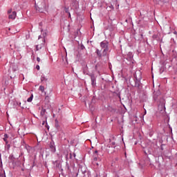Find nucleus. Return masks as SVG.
<instances>
[{"label": "nucleus", "instance_id": "1", "mask_svg": "<svg viewBox=\"0 0 177 177\" xmlns=\"http://www.w3.org/2000/svg\"><path fill=\"white\" fill-rule=\"evenodd\" d=\"M109 48L103 49L102 53H101V50L99 49H97V55L100 57H106L108 55Z\"/></svg>", "mask_w": 177, "mask_h": 177}, {"label": "nucleus", "instance_id": "2", "mask_svg": "<svg viewBox=\"0 0 177 177\" xmlns=\"http://www.w3.org/2000/svg\"><path fill=\"white\" fill-rule=\"evenodd\" d=\"M158 112L157 113V116H164L165 115V107L160 105L158 106Z\"/></svg>", "mask_w": 177, "mask_h": 177}, {"label": "nucleus", "instance_id": "3", "mask_svg": "<svg viewBox=\"0 0 177 177\" xmlns=\"http://www.w3.org/2000/svg\"><path fill=\"white\" fill-rule=\"evenodd\" d=\"M101 48H102L103 50L109 49L108 42H106V41H102L101 42Z\"/></svg>", "mask_w": 177, "mask_h": 177}, {"label": "nucleus", "instance_id": "4", "mask_svg": "<svg viewBox=\"0 0 177 177\" xmlns=\"http://www.w3.org/2000/svg\"><path fill=\"white\" fill-rule=\"evenodd\" d=\"M8 139L12 140V138H10V136L8 134H4L3 140L6 142V145H8L9 143Z\"/></svg>", "mask_w": 177, "mask_h": 177}, {"label": "nucleus", "instance_id": "5", "mask_svg": "<svg viewBox=\"0 0 177 177\" xmlns=\"http://www.w3.org/2000/svg\"><path fill=\"white\" fill-rule=\"evenodd\" d=\"M17 17V12L14 11L12 12L9 16L8 19H15Z\"/></svg>", "mask_w": 177, "mask_h": 177}, {"label": "nucleus", "instance_id": "6", "mask_svg": "<svg viewBox=\"0 0 177 177\" xmlns=\"http://www.w3.org/2000/svg\"><path fill=\"white\" fill-rule=\"evenodd\" d=\"M96 83H95V76H91V85H93V86H95Z\"/></svg>", "mask_w": 177, "mask_h": 177}, {"label": "nucleus", "instance_id": "7", "mask_svg": "<svg viewBox=\"0 0 177 177\" xmlns=\"http://www.w3.org/2000/svg\"><path fill=\"white\" fill-rule=\"evenodd\" d=\"M42 47H43V44H37V45L36 46V50H39L41 49Z\"/></svg>", "mask_w": 177, "mask_h": 177}, {"label": "nucleus", "instance_id": "8", "mask_svg": "<svg viewBox=\"0 0 177 177\" xmlns=\"http://www.w3.org/2000/svg\"><path fill=\"white\" fill-rule=\"evenodd\" d=\"M33 98H34V95H31V96L29 98H28L27 102H32Z\"/></svg>", "mask_w": 177, "mask_h": 177}, {"label": "nucleus", "instance_id": "9", "mask_svg": "<svg viewBox=\"0 0 177 177\" xmlns=\"http://www.w3.org/2000/svg\"><path fill=\"white\" fill-rule=\"evenodd\" d=\"M39 90L41 91V93H44V87L43 86H40L39 88Z\"/></svg>", "mask_w": 177, "mask_h": 177}, {"label": "nucleus", "instance_id": "10", "mask_svg": "<svg viewBox=\"0 0 177 177\" xmlns=\"http://www.w3.org/2000/svg\"><path fill=\"white\" fill-rule=\"evenodd\" d=\"M97 153H98V151H97V150H95V151H94V156H95V158H94V160H97V158L96 155H95V154H97Z\"/></svg>", "mask_w": 177, "mask_h": 177}, {"label": "nucleus", "instance_id": "11", "mask_svg": "<svg viewBox=\"0 0 177 177\" xmlns=\"http://www.w3.org/2000/svg\"><path fill=\"white\" fill-rule=\"evenodd\" d=\"M50 149L52 150V151L54 153L55 151V148L53 145H50Z\"/></svg>", "mask_w": 177, "mask_h": 177}, {"label": "nucleus", "instance_id": "12", "mask_svg": "<svg viewBox=\"0 0 177 177\" xmlns=\"http://www.w3.org/2000/svg\"><path fill=\"white\" fill-rule=\"evenodd\" d=\"M47 80L44 77H41V81L44 82V81H46Z\"/></svg>", "mask_w": 177, "mask_h": 177}, {"label": "nucleus", "instance_id": "13", "mask_svg": "<svg viewBox=\"0 0 177 177\" xmlns=\"http://www.w3.org/2000/svg\"><path fill=\"white\" fill-rule=\"evenodd\" d=\"M134 77L136 78V80L139 82V80H140V78H138L137 75H134Z\"/></svg>", "mask_w": 177, "mask_h": 177}, {"label": "nucleus", "instance_id": "14", "mask_svg": "<svg viewBox=\"0 0 177 177\" xmlns=\"http://www.w3.org/2000/svg\"><path fill=\"white\" fill-rule=\"evenodd\" d=\"M12 10L10 9V10H8V14L10 15V14L12 13Z\"/></svg>", "mask_w": 177, "mask_h": 177}, {"label": "nucleus", "instance_id": "15", "mask_svg": "<svg viewBox=\"0 0 177 177\" xmlns=\"http://www.w3.org/2000/svg\"><path fill=\"white\" fill-rule=\"evenodd\" d=\"M45 113V110L41 111V115L43 116Z\"/></svg>", "mask_w": 177, "mask_h": 177}, {"label": "nucleus", "instance_id": "16", "mask_svg": "<svg viewBox=\"0 0 177 177\" xmlns=\"http://www.w3.org/2000/svg\"><path fill=\"white\" fill-rule=\"evenodd\" d=\"M37 61L38 62H39L41 61L40 57H37Z\"/></svg>", "mask_w": 177, "mask_h": 177}, {"label": "nucleus", "instance_id": "17", "mask_svg": "<svg viewBox=\"0 0 177 177\" xmlns=\"http://www.w3.org/2000/svg\"><path fill=\"white\" fill-rule=\"evenodd\" d=\"M36 68L39 71V65H37Z\"/></svg>", "mask_w": 177, "mask_h": 177}, {"label": "nucleus", "instance_id": "18", "mask_svg": "<svg viewBox=\"0 0 177 177\" xmlns=\"http://www.w3.org/2000/svg\"><path fill=\"white\" fill-rule=\"evenodd\" d=\"M174 35H177V32H176V31H174Z\"/></svg>", "mask_w": 177, "mask_h": 177}, {"label": "nucleus", "instance_id": "19", "mask_svg": "<svg viewBox=\"0 0 177 177\" xmlns=\"http://www.w3.org/2000/svg\"><path fill=\"white\" fill-rule=\"evenodd\" d=\"M70 158L72 159V154L70 153Z\"/></svg>", "mask_w": 177, "mask_h": 177}, {"label": "nucleus", "instance_id": "20", "mask_svg": "<svg viewBox=\"0 0 177 177\" xmlns=\"http://www.w3.org/2000/svg\"><path fill=\"white\" fill-rule=\"evenodd\" d=\"M74 157L75 158V154L74 153Z\"/></svg>", "mask_w": 177, "mask_h": 177}, {"label": "nucleus", "instance_id": "21", "mask_svg": "<svg viewBox=\"0 0 177 177\" xmlns=\"http://www.w3.org/2000/svg\"><path fill=\"white\" fill-rule=\"evenodd\" d=\"M69 17H71V14L69 13Z\"/></svg>", "mask_w": 177, "mask_h": 177}, {"label": "nucleus", "instance_id": "22", "mask_svg": "<svg viewBox=\"0 0 177 177\" xmlns=\"http://www.w3.org/2000/svg\"><path fill=\"white\" fill-rule=\"evenodd\" d=\"M21 103H19V105H21Z\"/></svg>", "mask_w": 177, "mask_h": 177}]
</instances>
